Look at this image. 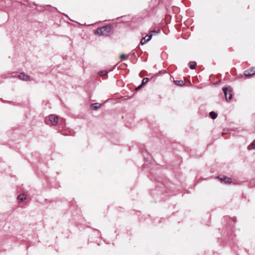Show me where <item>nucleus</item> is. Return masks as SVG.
<instances>
[{
    "instance_id": "f257e3e1",
    "label": "nucleus",
    "mask_w": 255,
    "mask_h": 255,
    "mask_svg": "<svg viewBox=\"0 0 255 255\" xmlns=\"http://www.w3.org/2000/svg\"><path fill=\"white\" fill-rule=\"evenodd\" d=\"M111 30L110 27L104 26L97 29L95 32L100 35L109 36L111 34Z\"/></svg>"
},
{
    "instance_id": "f03ea898",
    "label": "nucleus",
    "mask_w": 255,
    "mask_h": 255,
    "mask_svg": "<svg viewBox=\"0 0 255 255\" xmlns=\"http://www.w3.org/2000/svg\"><path fill=\"white\" fill-rule=\"evenodd\" d=\"M223 92L225 96V98L227 101H229L232 99V91L230 88L224 87L223 88Z\"/></svg>"
},
{
    "instance_id": "7ed1b4c3",
    "label": "nucleus",
    "mask_w": 255,
    "mask_h": 255,
    "mask_svg": "<svg viewBox=\"0 0 255 255\" xmlns=\"http://www.w3.org/2000/svg\"><path fill=\"white\" fill-rule=\"evenodd\" d=\"M49 118L52 125L55 126L57 124L58 120V116L55 115H50L49 116Z\"/></svg>"
},
{
    "instance_id": "20e7f679",
    "label": "nucleus",
    "mask_w": 255,
    "mask_h": 255,
    "mask_svg": "<svg viewBox=\"0 0 255 255\" xmlns=\"http://www.w3.org/2000/svg\"><path fill=\"white\" fill-rule=\"evenodd\" d=\"M255 74V68L253 67L250 69L246 70L244 74L246 76H250Z\"/></svg>"
},
{
    "instance_id": "39448f33",
    "label": "nucleus",
    "mask_w": 255,
    "mask_h": 255,
    "mask_svg": "<svg viewBox=\"0 0 255 255\" xmlns=\"http://www.w3.org/2000/svg\"><path fill=\"white\" fill-rule=\"evenodd\" d=\"M18 78L22 80L23 81H27L30 80V78H29V77L23 73H20L18 75Z\"/></svg>"
},
{
    "instance_id": "423d86ee",
    "label": "nucleus",
    "mask_w": 255,
    "mask_h": 255,
    "mask_svg": "<svg viewBox=\"0 0 255 255\" xmlns=\"http://www.w3.org/2000/svg\"><path fill=\"white\" fill-rule=\"evenodd\" d=\"M152 34H149V38L146 39V38L145 37H143V38L141 39V40L140 41V44L141 45L144 44L145 43L147 42L151 39V38H152Z\"/></svg>"
},
{
    "instance_id": "0eeeda50",
    "label": "nucleus",
    "mask_w": 255,
    "mask_h": 255,
    "mask_svg": "<svg viewBox=\"0 0 255 255\" xmlns=\"http://www.w3.org/2000/svg\"><path fill=\"white\" fill-rule=\"evenodd\" d=\"M220 180L222 182H224L225 183H230L232 182V179L227 177H224L223 178H221Z\"/></svg>"
},
{
    "instance_id": "6e6552de",
    "label": "nucleus",
    "mask_w": 255,
    "mask_h": 255,
    "mask_svg": "<svg viewBox=\"0 0 255 255\" xmlns=\"http://www.w3.org/2000/svg\"><path fill=\"white\" fill-rule=\"evenodd\" d=\"M101 105L100 103H96L92 105V107L94 110H97L101 107Z\"/></svg>"
},
{
    "instance_id": "1a4fd4ad",
    "label": "nucleus",
    "mask_w": 255,
    "mask_h": 255,
    "mask_svg": "<svg viewBox=\"0 0 255 255\" xmlns=\"http://www.w3.org/2000/svg\"><path fill=\"white\" fill-rule=\"evenodd\" d=\"M189 67L191 69H194L195 68L196 66V63L194 61H192L189 63L188 64Z\"/></svg>"
},
{
    "instance_id": "9d476101",
    "label": "nucleus",
    "mask_w": 255,
    "mask_h": 255,
    "mask_svg": "<svg viewBox=\"0 0 255 255\" xmlns=\"http://www.w3.org/2000/svg\"><path fill=\"white\" fill-rule=\"evenodd\" d=\"M174 83L179 86H182L185 84L183 80H176L174 81Z\"/></svg>"
},
{
    "instance_id": "9b49d317",
    "label": "nucleus",
    "mask_w": 255,
    "mask_h": 255,
    "mask_svg": "<svg viewBox=\"0 0 255 255\" xmlns=\"http://www.w3.org/2000/svg\"><path fill=\"white\" fill-rule=\"evenodd\" d=\"M210 116H211V118L213 119H215L217 117V114L214 112H210Z\"/></svg>"
},
{
    "instance_id": "f8f14e48",
    "label": "nucleus",
    "mask_w": 255,
    "mask_h": 255,
    "mask_svg": "<svg viewBox=\"0 0 255 255\" xmlns=\"http://www.w3.org/2000/svg\"><path fill=\"white\" fill-rule=\"evenodd\" d=\"M108 72H109V71H108L102 70L99 72V75L101 76H103L106 75Z\"/></svg>"
},
{
    "instance_id": "ddd939ff",
    "label": "nucleus",
    "mask_w": 255,
    "mask_h": 255,
    "mask_svg": "<svg viewBox=\"0 0 255 255\" xmlns=\"http://www.w3.org/2000/svg\"><path fill=\"white\" fill-rule=\"evenodd\" d=\"M252 148L255 149V140L253 141V142L250 144L248 146L249 149H252Z\"/></svg>"
},
{
    "instance_id": "4468645a",
    "label": "nucleus",
    "mask_w": 255,
    "mask_h": 255,
    "mask_svg": "<svg viewBox=\"0 0 255 255\" xmlns=\"http://www.w3.org/2000/svg\"><path fill=\"white\" fill-rule=\"evenodd\" d=\"M25 198L26 197H25L24 195H19L17 197V199L20 201H23L24 199H25Z\"/></svg>"
},
{
    "instance_id": "2eb2a0df",
    "label": "nucleus",
    "mask_w": 255,
    "mask_h": 255,
    "mask_svg": "<svg viewBox=\"0 0 255 255\" xmlns=\"http://www.w3.org/2000/svg\"><path fill=\"white\" fill-rule=\"evenodd\" d=\"M160 30L159 29H158L157 31L155 30H151L150 31V34H152V35H155L156 34L160 33Z\"/></svg>"
},
{
    "instance_id": "dca6fc26",
    "label": "nucleus",
    "mask_w": 255,
    "mask_h": 255,
    "mask_svg": "<svg viewBox=\"0 0 255 255\" xmlns=\"http://www.w3.org/2000/svg\"><path fill=\"white\" fill-rule=\"evenodd\" d=\"M128 58V55L124 54H122L121 56V58L123 60H126Z\"/></svg>"
},
{
    "instance_id": "f3484780",
    "label": "nucleus",
    "mask_w": 255,
    "mask_h": 255,
    "mask_svg": "<svg viewBox=\"0 0 255 255\" xmlns=\"http://www.w3.org/2000/svg\"><path fill=\"white\" fill-rule=\"evenodd\" d=\"M148 81V79L147 78H144L142 79V84L141 85H142L143 84H145L146 83H147Z\"/></svg>"
},
{
    "instance_id": "a211bd4d",
    "label": "nucleus",
    "mask_w": 255,
    "mask_h": 255,
    "mask_svg": "<svg viewBox=\"0 0 255 255\" xmlns=\"http://www.w3.org/2000/svg\"><path fill=\"white\" fill-rule=\"evenodd\" d=\"M142 86V85L141 84L140 85H139V86H138V87L136 88V90H137L139 89L141 87V86Z\"/></svg>"
},
{
    "instance_id": "6ab92c4d",
    "label": "nucleus",
    "mask_w": 255,
    "mask_h": 255,
    "mask_svg": "<svg viewBox=\"0 0 255 255\" xmlns=\"http://www.w3.org/2000/svg\"><path fill=\"white\" fill-rule=\"evenodd\" d=\"M145 37L146 38V39L149 38V35H146Z\"/></svg>"
},
{
    "instance_id": "aec40b11",
    "label": "nucleus",
    "mask_w": 255,
    "mask_h": 255,
    "mask_svg": "<svg viewBox=\"0 0 255 255\" xmlns=\"http://www.w3.org/2000/svg\"><path fill=\"white\" fill-rule=\"evenodd\" d=\"M145 37L146 38V39L149 38V35H146Z\"/></svg>"
}]
</instances>
